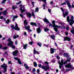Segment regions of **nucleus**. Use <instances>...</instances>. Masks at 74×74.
<instances>
[{"label":"nucleus","instance_id":"f257e3e1","mask_svg":"<svg viewBox=\"0 0 74 74\" xmlns=\"http://www.w3.org/2000/svg\"><path fill=\"white\" fill-rule=\"evenodd\" d=\"M64 56L65 57H67V60L65 62H64L63 63V60H62L61 61V62H60V61H58V63H59V64L60 66H59L60 69H62V66L64 64H65L67 63V62H70V61H71V58L70 57H69V55L68 54L65 53L64 54Z\"/></svg>","mask_w":74,"mask_h":74},{"label":"nucleus","instance_id":"f03ea898","mask_svg":"<svg viewBox=\"0 0 74 74\" xmlns=\"http://www.w3.org/2000/svg\"><path fill=\"white\" fill-rule=\"evenodd\" d=\"M52 23H53V26L54 27V30L56 32H58V28H57V27H58V28H60V27H61V26L56 25H55V20L52 21Z\"/></svg>","mask_w":74,"mask_h":74},{"label":"nucleus","instance_id":"7ed1b4c3","mask_svg":"<svg viewBox=\"0 0 74 74\" xmlns=\"http://www.w3.org/2000/svg\"><path fill=\"white\" fill-rule=\"evenodd\" d=\"M38 67H41L42 69L45 70V71H47V70L49 69L50 68L49 65H46L45 66H41V64H39Z\"/></svg>","mask_w":74,"mask_h":74},{"label":"nucleus","instance_id":"20e7f679","mask_svg":"<svg viewBox=\"0 0 74 74\" xmlns=\"http://www.w3.org/2000/svg\"><path fill=\"white\" fill-rule=\"evenodd\" d=\"M8 41L9 42L8 43V45L10 46L12 48L14 49V48H15V46L14 45H13V42L12 41H11V39H9L8 40Z\"/></svg>","mask_w":74,"mask_h":74},{"label":"nucleus","instance_id":"39448f33","mask_svg":"<svg viewBox=\"0 0 74 74\" xmlns=\"http://www.w3.org/2000/svg\"><path fill=\"white\" fill-rule=\"evenodd\" d=\"M67 21L71 26L73 23H74V21L73 19H67Z\"/></svg>","mask_w":74,"mask_h":74},{"label":"nucleus","instance_id":"423d86ee","mask_svg":"<svg viewBox=\"0 0 74 74\" xmlns=\"http://www.w3.org/2000/svg\"><path fill=\"white\" fill-rule=\"evenodd\" d=\"M1 67L3 68V73H5L7 71V65H6L4 63L3 64V65H1Z\"/></svg>","mask_w":74,"mask_h":74},{"label":"nucleus","instance_id":"0eeeda50","mask_svg":"<svg viewBox=\"0 0 74 74\" xmlns=\"http://www.w3.org/2000/svg\"><path fill=\"white\" fill-rule=\"evenodd\" d=\"M19 7L20 8V10H21V12L22 14H23L24 12H25V9L22 10V8L24 7V5H22V4H21L20 5Z\"/></svg>","mask_w":74,"mask_h":74},{"label":"nucleus","instance_id":"6e6552de","mask_svg":"<svg viewBox=\"0 0 74 74\" xmlns=\"http://www.w3.org/2000/svg\"><path fill=\"white\" fill-rule=\"evenodd\" d=\"M15 27H14V25H12L11 26V28L12 29H14L15 30H18V25H17V23H15Z\"/></svg>","mask_w":74,"mask_h":74},{"label":"nucleus","instance_id":"1a4fd4ad","mask_svg":"<svg viewBox=\"0 0 74 74\" xmlns=\"http://www.w3.org/2000/svg\"><path fill=\"white\" fill-rule=\"evenodd\" d=\"M72 66H73V65L69 63L67 65H66L65 67H67V68H70V67H72Z\"/></svg>","mask_w":74,"mask_h":74},{"label":"nucleus","instance_id":"9d476101","mask_svg":"<svg viewBox=\"0 0 74 74\" xmlns=\"http://www.w3.org/2000/svg\"><path fill=\"white\" fill-rule=\"evenodd\" d=\"M66 3L67 4L69 8V9H70L71 8V4L68 1H66Z\"/></svg>","mask_w":74,"mask_h":74},{"label":"nucleus","instance_id":"9b49d317","mask_svg":"<svg viewBox=\"0 0 74 74\" xmlns=\"http://www.w3.org/2000/svg\"><path fill=\"white\" fill-rule=\"evenodd\" d=\"M18 53V51L17 50L15 51H13V55H14V56H17V55H16V54H17Z\"/></svg>","mask_w":74,"mask_h":74},{"label":"nucleus","instance_id":"f8f14e48","mask_svg":"<svg viewBox=\"0 0 74 74\" xmlns=\"http://www.w3.org/2000/svg\"><path fill=\"white\" fill-rule=\"evenodd\" d=\"M26 14L27 15V17H29V18H30L32 17V14L30 13H27L26 12Z\"/></svg>","mask_w":74,"mask_h":74},{"label":"nucleus","instance_id":"ddd939ff","mask_svg":"<svg viewBox=\"0 0 74 74\" xmlns=\"http://www.w3.org/2000/svg\"><path fill=\"white\" fill-rule=\"evenodd\" d=\"M2 12V14H3V15H4V16H7V12L6 10H5V11H3Z\"/></svg>","mask_w":74,"mask_h":74},{"label":"nucleus","instance_id":"4468645a","mask_svg":"<svg viewBox=\"0 0 74 74\" xmlns=\"http://www.w3.org/2000/svg\"><path fill=\"white\" fill-rule=\"evenodd\" d=\"M36 30L38 33H41V30L39 27L36 29Z\"/></svg>","mask_w":74,"mask_h":74},{"label":"nucleus","instance_id":"2eb2a0df","mask_svg":"<svg viewBox=\"0 0 74 74\" xmlns=\"http://www.w3.org/2000/svg\"><path fill=\"white\" fill-rule=\"evenodd\" d=\"M64 41H66V40H68V41H69L71 40V39H70V38H69V37H66L64 38Z\"/></svg>","mask_w":74,"mask_h":74},{"label":"nucleus","instance_id":"dca6fc26","mask_svg":"<svg viewBox=\"0 0 74 74\" xmlns=\"http://www.w3.org/2000/svg\"><path fill=\"white\" fill-rule=\"evenodd\" d=\"M24 66L25 67L26 69H29V67L28 65L26 64H24Z\"/></svg>","mask_w":74,"mask_h":74},{"label":"nucleus","instance_id":"f3484780","mask_svg":"<svg viewBox=\"0 0 74 74\" xmlns=\"http://www.w3.org/2000/svg\"><path fill=\"white\" fill-rule=\"evenodd\" d=\"M55 49H53L52 48H51L50 49V51H51V54H52V53H54V51H55Z\"/></svg>","mask_w":74,"mask_h":74},{"label":"nucleus","instance_id":"a211bd4d","mask_svg":"<svg viewBox=\"0 0 74 74\" xmlns=\"http://www.w3.org/2000/svg\"><path fill=\"white\" fill-rule=\"evenodd\" d=\"M25 28L26 30H28L30 28V25H28L27 26H25Z\"/></svg>","mask_w":74,"mask_h":74},{"label":"nucleus","instance_id":"6ab92c4d","mask_svg":"<svg viewBox=\"0 0 74 74\" xmlns=\"http://www.w3.org/2000/svg\"><path fill=\"white\" fill-rule=\"evenodd\" d=\"M30 24L31 25L35 26H36L37 25V24L35 23L31 22L30 23Z\"/></svg>","mask_w":74,"mask_h":74},{"label":"nucleus","instance_id":"aec40b11","mask_svg":"<svg viewBox=\"0 0 74 74\" xmlns=\"http://www.w3.org/2000/svg\"><path fill=\"white\" fill-rule=\"evenodd\" d=\"M38 1H43V2H44V3L45 4H47V0H38Z\"/></svg>","mask_w":74,"mask_h":74},{"label":"nucleus","instance_id":"412c9836","mask_svg":"<svg viewBox=\"0 0 74 74\" xmlns=\"http://www.w3.org/2000/svg\"><path fill=\"white\" fill-rule=\"evenodd\" d=\"M49 36L51 37L52 39L53 40H55V36L54 35H50Z\"/></svg>","mask_w":74,"mask_h":74},{"label":"nucleus","instance_id":"4be33fe9","mask_svg":"<svg viewBox=\"0 0 74 74\" xmlns=\"http://www.w3.org/2000/svg\"><path fill=\"white\" fill-rule=\"evenodd\" d=\"M68 14H69V13L67 11H66L65 12V14L64 15V18H66V16H67L68 15Z\"/></svg>","mask_w":74,"mask_h":74},{"label":"nucleus","instance_id":"5701e85b","mask_svg":"<svg viewBox=\"0 0 74 74\" xmlns=\"http://www.w3.org/2000/svg\"><path fill=\"white\" fill-rule=\"evenodd\" d=\"M28 45L27 44H25L23 46V48L25 49H26V48H27V47Z\"/></svg>","mask_w":74,"mask_h":74},{"label":"nucleus","instance_id":"b1692460","mask_svg":"<svg viewBox=\"0 0 74 74\" xmlns=\"http://www.w3.org/2000/svg\"><path fill=\"white\" fill-rule=\"evenodd\" d=\"M43 21L45 22H46L47 23H49V21L48 20H47V19H44L43 20Z\"/></svg>","mask_w":74,"mask_h":74},{"label":"nucleus","instance_id":"393cba45","mask_svg":"<svg viewBox=\"0 0 74 74\" xmlns=\"http://www.w3.org/2000/svg\"><path fill=\"white\" fill-rule=\"evenodd\" d=\"M34 67H37V63L36 62H34Z\"/></svg>","mask_w":74,"mask_h":74},{"label":"nucleus","instance_id":"a878e982","mask_svg":"<svg viewBox=\"0 0 74 74\" xmlns=\"http://www.w3.org/2000/svg\"><path fill=\"white\" fill-rule=\"evenodd\" d=\"M49 29H48L47 28H45L44 31H45V32H48V31H49Z\"/></svg>","mask_w":74,"mask_h":74},{"label":"nucleus","instance_id":"bb28decb","mask_svg":"<svg viewBox=\"0 0 74 74\" xmlns=\"http://www.w3.org/2000/svg\"><path fill=\"white\" fill-rule=\"evenodd\" d=\"M32 16H33V17H34V18H36L35 15L34 14V12H32Z\"/></svg>","mask_w":74,"mask_h":74},{"label":"nucleus","instance_id":"cd10ccee","mask_svg":"<svg viewBox=\"0 0 74 74\" xmlns=\"http://www.w3.org/2000/svg\"><path fill=\"white\" fill-rule=\"evenodd\" d=\"M24 25H27L28 24L27 22L26 21V20H25L24 21Z\"/></svg>","mask_w":74,"mask_h":74},{"label":"nucleus","instance_id":"c85d7f7f","mask_svg":"<svg viewBox=\"0 0 74 74\" xmlns=\"http://www.w3.org/2000/svg\"><path fill=\"white\" fill-rule=\"evenodd\" d=\"M38 10H39V9H38V8L36 7L35 9L36 12H38Z\"/></svg>","mask_w":74,"mask_h":74},{"label":"nucleus","instance_id":"c756f323","mask_svg":"<svg viewBox=\"0 0 74 74\" xmlns=\"http://www.w3.org/2000/svg\"><path fill=\"white\" fill-rule=\"evenodd\" d=\"M19 37V35H17V36H14L13 37V38L14 39H16V38H17V37Z\"/></svg>","mask_w":74,"mask_h":74},{"label":"nucleus","instance_id":"7c9ffc66","mask_svg":"<svg viewBox=\"0 0 74 74\" xmlns=\"http://www.w3.org/2000/svg\"><path fill=\"white\" fill-rule=\"evenodd\" d=\"M9 22H10V20H9V19H7L6 22V23L8 24Z\"/></svg>","mask_w":74,"mask_h":74},{"label":"nucleus","instance_id":"2f4dec72","mask_svg":"<svg viewBox=\"0 0 74 74\" xmlns=\"http://www.w3.org/2000/svg\"><path fill=\"white\" fill-rule=\"evenodd\" d=\"M14 59L15 60H17L18 62V63H19V58H14Z\"/></svg>","mask_w":74,"mask_h":74},{"label":"nucleus","instance_id":"473e14b6","mask_svg":"<svg viewBox=\"0 0 74 74\" xmlns=\"http://www.w3.org/2000/svg\"><path fill=\"white\" fill-rule=\"evenodd\" d=\"M18 17V16H14L13 17V19H15L16 18H17Z\"/></svg>","mask_w":74,"mask_h":74},{"label":"nucleus","instance_id":"72a5a7b5","mask_svg":"<svg viewBox=\"0 0 74 74\" xmlns=\"http://www.w3.org/2000/svg\"><path fill=\"white\" fill-rule=\"evenodd\" d=\"M31 4H32V5H33V7H34V2L33 1H32L31 2Z\"/></svg>","mask_w":74,"mask_h":74},{"label":"nucleus","instance_id":"f704fd0d","mask_svg":"<svg viewBox=\"0 0 74 74\" xmlns=\"http://www.w3.org/2000/svg\"><path fill=\"white\" fill-rule=\"evenodd\" d=\"M34 54H36V50L35 49H34L33 50Z\"/></svg>","mask_w":74,"mask_h":74},{"label":"nucleus","instance_id":"c9c22d12","mask_svg":"<svg viewBox=\"0 0 74 74\" xmlns=\"http://www.w3.org/2000/svg\"><path fill=\"white\" fill-rule=\"evenodd\" d=\"M12 8H13V10H15V9H16V8H17L16 7H14V5H12Z\"/></svg>","mask_w":74,"mask_h":74},{"label":"nucleus","instance_id":"e433bc0d","mask_svg":"<svg viewBox=\"0 0 74 74\" xmlns=\"http://www.w3.org/2000/svg\"><path fill=\"white\" fill-rule=\"evenodd\" d=\"M37 45H38L39 47H41V43L40 42V43H37Z\"/></svg>","mask_w":74,"mask_h":74},{"label":"nucleus","instance_id":"4c0bfd02","mask_svg":"<svg viewBox=\"0 0 74 74\" xmlns=\"http://www.w3.org/2000/svg\"><path fill=\"white\" fill-rule=\"evenodd\" d=\"M27 31L29 32H32V30L29 28L28 30H27Z\"/></svg>","mask_w":74,"mask_h":74},{"label":"nucleus","instance_id":"58836bf2","mask_svg":"<svg viewBox=\"0 0 74 74\" xmlns=\"http://www.w3.org/2000/svg\"><path fill=\"white\" fill-rule=\"evenodd\" d=\"M7 49V47H5L2 48V49H3L4 50H5V49Z\"/></svg>","mask_w":74,"mask_h":74},{"label":"nucleus","instance_id":"ea45409f","mask_svg":"<svg viewBox=\"0 0 74 74\" xmlns=\"http://www.w3.org/2000/svg\"><path fill=\"white\" fill-rule=\"evenodd\" d=\"M33 42H31L29 43V44L30 45H32V44H33Z\"/></svg>","mask_w":74,"mask_h":74},{"label":"nucleus","instance_id":"a19ab883","mask_svg":"<svg viewBox=\"0 0 74 74\" xmlns=\"http://www.w3.org/2000/svg\"><path fill=\"white\" fill-rule=\"evenodd\" d=\"M71 19H74V16H72V15H71Z\"/></svg>","mask_w":74,"mask_h":74},{"label":"nucleus","instance_id":"79ce46f5","mask_svg":"<svg viewBox=\"0 0 74 74\" xmlns=\"http://www.w3.org/2000/svg\"><path fill=\"white\" fill-rule=\"evenodd\" d=\"M62 12H63L62 14L63 15V16L64 17V15L65 14V13H64V11Z\"/></svg>","mask_w":74,"mask_h":74},{"label":"nucleus","instance_id":"37998d69","mask_svg":"<svg viewBox=\"0 0 74 74\" xmlns=\"http://www.w3.org/2000/svg\"><path fill=\"white\" fill-rule=\"evenodd\" d=\"M24 36H26L27 35V33L26 32H24Z\"/></svg>","mask_w":74,"mask_h":74},{"label":"nucleus","instance_id":"c03bdc74","mask_svg":"<svg viewBox=\"0 0 74 74\" xmlns=\"http://www.w3.org/2000/svg\"><path fill=\"white\" fill-rule=\"evenodd\" d=\"M48 11L49 12V13H51V10L50 9H48Z\"/></svg>","mask_w":74,"mask_h":74},{"label":"nucleus","instance_id":"a18cd8bd","mask_svg":"<svg viewBox=\"0 0 74 74\" xmlns=\"http://www.w3.org/2000/svg\"><path fill=\"white\" fill-rule=\"evenodd\" d=\"M61 10H62V12L64 11V9L63 8H60Z\"/></svg>","mask_w":74,"mask_h":74},{"label":"nucleus","instance_id":"49530a36","mask_svg":"<svg viewBox=\"0 0 74 74\" xmlns=\"http://www.w3.org/2000/svg\"><path fill=\"white\" fill-rule=\"evenodd\" d=\"M0 49H3V46L1 45H0Z\"/></svg>","mask_w":74,"mask_h":74},{"label":"nucleus","instance_id":"de8ad7c7","mask_svg":"<svg viewBox=\"0 0 74 74\" xmlns=\"http://www.w3.org/2000/svg\"><path fill=\"white\" fill-rule=\"evenodd\" d=\"M19 64H22V62H21L19 60Z\"/></svg>","mask_w":74,"mask_h":74},{"label":"nucleus","instance_id":"09e8293b","mask_svg":"<svg viewBox=\"0 0 74 74\" xmlns=\"http://www.w3.org/2000/svg\"><path fill=\"white\" fill-rule=\"evenodd\" d=\"M20 16H21V18H23V14H20Z\"/></svg>","mask_w":74,"mask_h":74},{"label":"nucleus","instance_id":"8fccbe9b","mask_svg":"<svg viewBox=\"0 0 74 74\" xmlns=\"http://www.w3.org/2000/svg\"><path fill=\"white\" fill-rule=\"evenodd\" d=\"M45 63L46 64H49V63L47 62H45Z\"/></svg>","mask_w":74,"mask_h":74},{"label":"nucleus","instance_id":"3c124183","mask_svg":"<svg viewBox=\"0 0 74 74\" xmlns=\"http://www.w3.org/2000/svg\"><path fill=\"white\" fill-rule=\"evenodd\" d=\"M53 4V1H51L50 3V4Z\"/></svg>","mask_w":74,"mask_h":74},{"label":"nucleus","instance_id":"603ef678","mask_svg":"<svg viewBox=\"0 0 74 74\" xmlns=\"http://www.w3.org/2000/svg\"><path fill=\"white\" fill-rule=\"evenodd\" d=\"M8 64H11V61H9L8 62Z\"/></svg>","mask_w":74,"mask_h":74},{"label":"nucleus","instance_id":"864d4df0","mask_svg":"<svg viewBox=\"0 0 74 74\" xmlns=\"http://www.w3.org/2000/svg\"><path fill=\"white\" fill-rule=\"evenodd\" d=\"M32 71H33V72H35V71H36V70L35 69V68H34L33 70H32Z\"/></svg>","mask_w":74,"mask_h":74},{"label":"nucleus","instance_id":"5fc2aeb1","mask_svg":"<svg viewBox=\"0 0 74 74\" xmlns=\"http://www.w3.org/2000/svg\"><path fill=\"white\" fill-rule=\"evenodd\" d=\"M57 59H60V57H59V56H57Z\"/></svg>","mask_w":74,"mask_h":74},{"label":"nucleus","instance_id":"6e6d98bb","mask_svg":"<svg viewBox=\"0 0 74 74\" xmlns=\"http://www.w3.org/2000/svg\"><path fill=\"white\" fill-rule=\"evenodd\" d=\"M49 26H51V27H52V26H53V25H52V24H50Z\"/></svg>","mask_w":74,"mask_h":74},{"label":"nucleus","instance_id":"4d7b16f0","mask_svg":"<svg viewBox=\"0 0 74 74\" xmlns=\"http://www.w3.org/2000/svg\"><path fill=\"white\" fill-rule=\"evenodd\" d=\"M63 3V5H66L67 3H66L64 2Z\"/></svg>","mask_w":74,"mask_h":74},{"label":"nucleus","instance_id":"13d9d810","mask_svg":"<svg viewBox=\"0 0 74 74\" xmlns=\"http://www.w3.org/2000/svg\"><path fill=\"white\" fill-rule=\"evenodd\" d=\"M5 2L4 0H3V1L1 2V3H2V4H3V3H5Z\"/></svg>","mask_w":74,"mask_h":74},{"label":"nucleus","instance_id":"bf43d9fd","mask_svg":"<svg viewBox=\"0 0 74 74\" xmlns=\"http://www.w3.org/2000/svg\"><path fill=\"white\" fill-rule=\"evenodd\" d=\"M4 59L3 58H2L1 60L2 62H3V61H4Z\"/></svg>","mask_w":74,"mask_h":74},{"label":"nucleus","instance_id":"052dcab7","mask_svg":"<svg viewBox=\"0 0 74 74\" xmlns=\"http://www.w3.org/2000/svg\"><path fill=\"white\" fill-rule=\"evenodd\" d=\"M36 53H37V54H40V53H39V52L38 51H36Z\"/></svg>","mask_w":74,"mask_h":74},{"label":"nucleus","instance_id":"680f3d73","mask_svg":"<svg viewBox=\"0 0 74 74\" xmlns=\"http://www.w3.org/2000/svg\"><path fill=\"white\" fill-rule=\"evenodd\" d=\"M40 72V70L39 69H38L37 70V73H38Z\"/></svg>","mask_w":74,"mask_h":74},{"label":"nucleus","instance_id":"e2e57ef3","mask_svg":"<svg viewBox=\"0 0 74 74\" xmlns=\"http://www.w3.org/2000/svg\"><path fill=\"white\" fill-rule=\"evenodd\" d=\"M72 8H74V4H72Z\"/></svg>","mask_w":74,"mask_h":74},{"label":"nucleus","instance_id":"0e129e2a","mask_svg":"<svg viewBox=\"0 0 74 74\" xmlns=\"http://www.w3.org/2000/svg\"><path fill=\"white\" fill-rule=\"evenodd\" d=\"M3 18H4V17L3 16H1L0 17V19H3Z\"/></svg>","mask_w":74,"mask_h":74},{"label":"nucleus","instance_id":"69168bd1","mask_svg":"<svg viewBox=\"0 0 74 74\" xmlns=\"http://www.w3.org/2000/svg\"><path fill=\"white\" fill-rule=\"evenodd\" d=\"M65 34L66 36H67L68 35V32H66L65 33Z\"/></svg>","mask_w":74,"mask_h":74},{"label":"nucleus","instance_id":"338daca9","mask_svg":"<svg viewBox=\"0 0 74 74\" xmlns=\"http://www.w3.org/2000/svg\"><path fill=\"white\" fill-rule=\"evenodd\" d=\"M42 6H43V7H46L45 5V4H43Z\"/></svg>","mask_w":74,"mask_h":74},{"label":"nucleus","instance_id":"774afa93","mask_svg":"<svg viewBox=\"0 0 74 74\" xmlns=\"http://www.w3.org/2000/svg\"><path fill=\"white\" fill-rule=\"evenodd\" d=\"M66 30H69V27H66Z\"/></svg>","mask_w":74,"mask_h":74}]
</instances>
